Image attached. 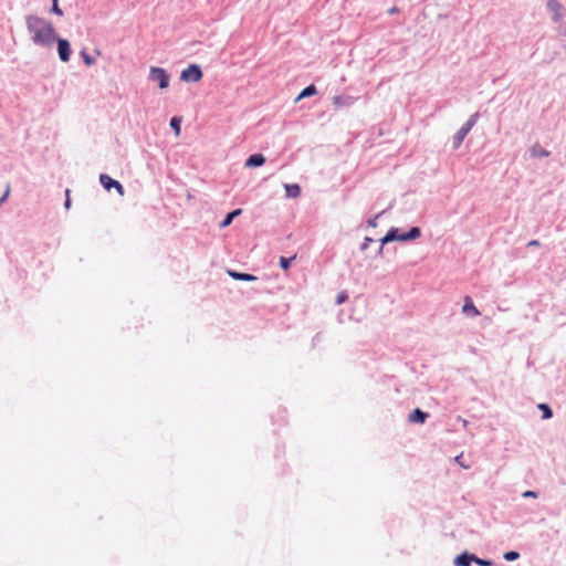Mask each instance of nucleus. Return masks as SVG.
<instances>
[{"instance_id":"nucleus-1","label":"nucleus","mask_w":566,"mask_h":566,"mask_svg":"<svg viewBox=\"0 0 566 566\" xmlns=\"http://www.w3.org/2000/svg\"><path fill=\"white\" fill-rule=\"evenodd\" d=\"M25 27L32 42L42 48H51L56 39V31L51 21L34 15H25Z\"/></svg>"},{"instance_id":"nucleus-2","label":"nucleus","mask_w":566,"mask_h":566,"mask_svg":"<svg viewBox=\"0 0 566 566\" xmlns=\"http://www.w3.org/2000/svg\"><path fill=\"white\" fill-rule=\"evenodd\" d=\"M421 237V229L419 227H411L408 231H401L399 228L391 227L387 233L380 239L382 245L392 241H412Z\"/></svg>"},{"instance_id":"nucleus-3","label":"nucleus","mask_w":566,"mask_h":566,"mask_svg":"<svg viewBox=\"0 0 566 566\" xmlns=\"http://www.w3.org/2000/svg\"><path fill=\"white\" fill-rule=\"evenodd\" d=\"M480 117L479 112L473 113L469 119L461 126L452 138V148L458 149L470 130L474 127Z\"/></svg>"},{"instance_id":"nucleus-4","label":"nucleus","mask_w":566,"mask_h":566,"mask_svg":"<svg viewBox=\"0 0 566 566\" xmlns=\"http://www.w3.org/2000/svg\"><path fill=\"white\" fill-rule=\"evenodd\" d=\"M148 80L157 83V85L160 90H165L169 86L170 75L163 67L150 66Z\"/></svg>"},{"instance_id":"nucleus-5","label":"nucleus","mask_w":566,"mask_h":566,"mask_svg":"<svg viewBox=\"0 0 566 566\" xmlns=\"http://www.w3.org/2000/svg\"><path fill=\"white\" fill-rule=\"evenodd\" d=\"M203 76L202 70L198 64H190L180 73V80L187 83L199 82Z\"/></svg>"},{"instance_id":"nucleus-6","label":"nucleus","mask_w":566,"mask_h":566,"mask_svg":"<svg viewBox=\"0 0 566 566\" xmlns=\"http://www.w3.org/2000/svg\"><path fill=\"white\" fill-rule=\"evenodd\" d=\"M55 42L57 44V54L62 62H69L72 54V49L69 40L60 38L56 34Z\"/></svg>"},{"instance_id":"nucleus-7","label":"nucleus","mask_w":566,"mask_h":566,"mask_svg":"<svg viewBox=\"0 0 566 566\" xmlns=\"http://www.w3.org/2000/svg\"><path fill=\"white\" fill-rule=\"evenodd\" d=\"M99 182L103 186V188L107 191H111L114 188L120 196H123L125 192L123 185L118 180L113 179L106 174L99 175Z\"/></svg>"},{"instance_id":"nucleus-8","label":"nucleus","mask_w":566,"mask_h":566,"mask_svg":"<svg viewBox=\"0 0 566 566\" xmlns=\"http://www.w3.org/2000/svg\"><path fill=\"white\" fill-rule=\"evenodd\" d=\"M475 560V555L471 554L469 552H463L459 554L454 560V566H471L472 563Z\"/></svg>"},{"instance_id":"nucleus-9","label":"nucleus","mask_w":566,"mask_h":566,"mask_svg":"<svg viewBox=\"0 0 566 566\" xmlns=\"http://www.w3.org/2000/svg\"><path fill=\"white\" fill-rule=\"evenodd\" d=\"M547 9L554 14L553 20L555 22L559 21L563 18V6L557 0H548L546 3Z\"/></svg>"},{"instance_id":"nucleus-10","label":"nucleus","mask_w":566,"mask_h":566,"mask_svg":"<svg viewBox=\"0 0 566 566\" xmlns=\"http://www.w3.org/2000/svg\"><path fill=\"white\" fill-rule=\"evenodd\" d=\"M264 163H265L264 155L256 153V154H252L248 157L244 166L247 168H258V167H261Z\"/></svg>"},{"instance_id":"nucleus-11","label":"nucleus","mask_w":566,"mask_h":566,"mask_svg":"<svg viewBox=\"0 0 566 566\" xmlns=\"http://www.w3.org/2000/svg\"><path fill=\"white\" fill-rule=\"evenodd\" d=\"M227 273L230 277H232L235 281H247V282H253L256 281L258 277L253 274L245 273V272H239L235 270H227Z\"/></svg>"},{"instance_id":"nucleus-12","label":"nucleus","mask_w":566,"mask_h":566,"mask_svg":"<svg viewBox=\"0 0 566 566\" xmlns=\"http://www.w3.org/2000/svg\"><path fill=\"white\" fill-rule=\"evenodd\" d=\"M428 418L429 413L420 408L413 409L408 416V420L413 423H424Z\"/></svg>"},{"instance_id":"nucleus-13","label":"nucleus","mask_w":566,"mask_h":566,"mask_svg":"<svg viewBox=\"0 0 566 566\" xmlns=\"http://www.w3.org/2000/svg\"><path fill=\"white\" fill-rule=\"evenodd\" d=\"M462 312H463V314H465L467 316H470V317H476V316L480 315V312L478 311V308L473 304L471 297H469V296H467L464 298V304L462 306Z\"/></svg>"},{"instance_id":"nucleus-14","label":"nucleus","mask_w":566,"mask_h":566,"mask_svg":"<svg viewBox=\"0 0 566 566\" xmlns=\"http://www.w3.org/2000/svg\"><path fill=\"white\" fill-rule=\"evenodd\" d=\"M284 189L287 198H297L302 191L298 184H284Z\"/></svg>"},{"instance_id":"nucleus-15","label":"nucleus","mask_w":566,"mask_h":566,"mask_svg":"<svg viewBox=\"0 0 566 566\" xmlns=\"http://www.w3.org/2000/svg\"><path fill=\"white\" fill-rule=\"evenodd\" d=\"M241 213H242V209H240V208L228 212L226 214V217L223 218V220L220 222V228L229 227L232 223L233 219L239 217Z\"/></svg>"},{"instance_id":"nucleus-16","label":"nucleus","mask_w":566,"mask_h":566,"mask_svg":"<svg viewBox=\"0 0 566 566\" xmlns=\"http://www.w3.org/2000/svg\"><path fill=\"white\" fill-rule=\"evenodd\" d=\"M528 151H530L531 157H534V158L535 157H538V158L548 157L551 154L548 150L542 148L539 146V144H537V143L534 144L532 147H530Z\"/></svg>"},{"instance_id":"nucleus-17","label":"nucleus","mask_w":566,"mask_h":566,"mask_svg":"<svg viewBox=\"0 0 566 566\" xmlns=\"http://www.w3.org/2000/svg\"><path fill=\"white\" fill-rule=\"evenodd\" d=\"M316 92H317L316 86L314 84H310L302 90V92L298 94L296 101H300L305 97H310V96L316 94Z\"/></svg>"},{"instance_id":"nucleus-18","label":"nucleus","mask_w":566,"mask_h":566,"mask_svg":"<svg viewBox=\"0 0 566 566\" xmlns=\"http://www.w3.org/2000/svg\"><path fill=\"white\" fill-rule=\"evenodd\" d=\"M169 125H170L171 129L176 133V135L180 134V129H181V118L180 117H178V116L171 117Z\"/></svg>"},{"instance_id":"nucleus-19","label":"nucleus","mask_w":566,"mask_h":566,"mask_svg":"<svg viewBox=\"0 0 566 566\" xmlns=\"http://www.w3.org/2000/svg\"><path fill=\"white\" fill-rule=\"evenodd\" d=\"M538 409L542 411L543 419H551L553 417V410L547 403H539Z\"/></svg>"},{"instance_id":"nucleus-20","label":"nucleus","mask_w":566,"mask_h":566,"mask_svg":"<svg viewBox=\"0 0 566 566\" xmlns=\"http://www.w3.org/2000/svg\"><path fill=\"white\" fill-rule=\"evenodd\" d=\"M80 55L85 65L91 66L95 63V59L85 49L81 50Z\"/></svg>"},{"instance_id":"nucleus-21","label":"nucleus","mask_w":566,"mask_h":566,"mask_svg":"<svg viewBox=\"0 0 566 566\" xmlns=\"http://www.w3.org/2000/svg\"><path fill=\"white\" fill-rule=\"evenodd\" d=\"M295 258H296L295 255H294V256H292V258L281 256V258H280V262H279V263H280L281 269H282V270H284V271L289 270V269H290V266H291L292 261H293Z\"/></svg>"},{"instance_id":"nucleus-22","label":"nucleus","mask_w":566,"mask_h":566,"mask_svg":"<svg viewBox=\"0 0 566 566\" xmlns=\"http://www.w3.org/2000/svg\"><path fill=\"white\" fill-rule=\"evenodd\" d=\"M503 558L506 562H514L520 558V553L516 551H509V552L504 553Z\"/></svg>"},{"instance_id":"nucleus-23","label":"nucleus","mask_w":566,"mask_h":566,"mask_svg":"<svg viewBox=\"0 0 566 566\" xmlns=\"http://www.w3.org/2000/svg\"><path fill=\"white\" fill-rule=\"evenodd\" d=\"M50 11L56 15H63V11L59 7L57 0H52V7Z\"/></svg>"},{"instance_id":"nucleus-24","label":"nucleus","mask_w":566,"mask_h":566,"mask_svg":"<svg viewBox=\"0 0 566 566\" xmlns=\"http://www.w3.org/2000/svg\"><path fill=\"white\" fill-rule=\"evenodd\" d=\"M474 563L479 566H493V562L491 559H483L475 555Z\"/></svg>"},{"instance_id":"nucleus-25","label":"nucleus","mask_w":566,"mask_h":566,"mask_svg":"<svg viewBox=\"0 0 566 566\" xmlns=\"http://www.w3.org/2000/svg\"><path fill=\"white\" fill-rule=\"evenodd\" d=\"M371 242H374V240H373L371 238H369V237H366V238L364 239V242H363V243H361V245H360V250H361V251H366V250H367V248H368V245H369V243H371Z\"/></svg>"},{"instance_id":"nucleus-26","label":"nucleus","mask_w":566,"mask_h":566,"mask_svg":"<svg viewBox=\"0 0 566 566\" xmlns=\"http://www.w3.org/2000/svg\"><path fill=\"white\" fill-rule=\"evenodd\" d=\"M347 294L345 292H340L336 297V304H342L347 300Z\"/></svg>"},{"instance_id":"nucleus-27","label":"nucleus","mask_w":566,"mask_h":566,"mask_svg":"<svg viewBox=\"0 0 566 566\" xmlns=\"http://www.w3.org/2000/svg\"><path fill=\"white\" fill-rule=\"evenodd\" d=\"M522 496L523 497H533V499H536L538 496L537 492L535 491H531V490H527L525 492L522 493Z\"/></svg>"},{"instance_id":"nucleus-28","label":"nucleus","mask_w":566,"mask_h":566,"mask_svg":"<svg viewBox=\"0 0 566 566\" xmlns=\"http://www.w3.org/2000/svg\"><path fill=\"white\" fill-rule=\"evenodd\" d=\"M384 211H381L380 213H378L377 216H375L374 218L369 219L368 220V226L371 227V228H376L377 227V219L379 218L380 214H382Z\"/></svg>"},{"instance_id":"nucleus-29","label":"nucleus","mask_w":566,"mask_h":566,"mask_svg":"<svg viewBox=\"0 0 566 566\" xmlns=\"http://www.w3.org/2000/svg\"><path fill=\"white\" fill-rule=\"evenodd\" d=\"M65 196H66V198H65V201H64V207H65V209H70L71 208V198H70V190L69 189H66Z\"/></svg>"},{"instance_id":"nucleus-30","label":"nucleus","mask_w":566,"mask_h":566,"mask_svg":"<svg viewBox=\"0 0 566 566\" xmlns=\"http://www.w3.org/2000/svg\"><path fill=\"white\" fill-rule=\"evenodd\" d=\"M399 12V8L397 7H391L390 9H388V14L392 15V14H396Z\"/></svg>"},{"instance_id":"nucleus-31","label":"nucleus","mask_w":566,"mask_h":566,"mask_svg":"<svg viewBox=\"0 0 566 566\" xmlns=\"http://www.w3.org/2000/svg\"><path fill=\"white\" fill-rule=\"evenodd\" d=\"M527 245L528 247H538L539 245V241L538 240H531Z\"/></svg>"},{"instance_id":"nucleus-32","label":"nucleus","mask_w":566,"mask_h":566,"mask_svg":"<svg viewBox=\"0 0 566 566\" xmlns=\"http://www.w3.org/2000/svg\"><path fill=\"white\" fill-rule=\"evenodd\" d=\"M384 247H385V245H382V243L380 242V247H379V248H378V250H377V255H378V256H381V255H382V253H384Z\"/></svg>"},{"instance_id":"nucleus-33","label":"nucleus","mask_w":566,"mask_h":566,"mask_svg":"<svg viewBox=\"0 0 566 566\" xmlns=\"http://www.w3.org/2000/svg\"><path fill=\"white\" fill-rule=\"evenodd\" d=\"M460 467H463V469H467V465H463L462 460H459Z\"/></svg>"},{"instance_id":"nucleus-34","label":"nucleus","mask_w":566,"mask_h":566,"mask_svg":"<svg viewBox=\"0 0 566 566\" xmlns=\"http://www.w3.org/2000/svg\"><path fill=\"white\" fill-rule=\"evenodd\" d=\"M460 467H463V469H467V465H463L462 460H459Z\"/></svg>"},{"instance_id":"nucleus-35","label":"nucleus","mask_w":566,"mask_h":566,"mask_svg":"<svg viewBox=\"0 0 566 566\" xmlns=\"http://www.w3.org/2000/svg\"><path fill=\"white\" fill-rule=\"evenodd\" d=\"M460 467H463V469H467V465H463L462 460H459Z\"/></svg>"}]
</instances>
